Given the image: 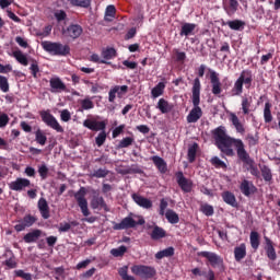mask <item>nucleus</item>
<instances>
[{"label":"nucleus","instance_id":"nucleus-26","mask_svg":"<svg viewBox=\"0 0 280 280\" xmlns=\"http://www.w3.org/2000/svg\"><path fill=\"white\" fill-rule=\"evenodd\" d=\"M223 202L226 205H230V207H237V199L235 198V195L231 191H224L222 192Z\"/></svg>","mask_w":280,"mask_h":280},{"label":"nucleus","instance_id":"nucleus-56","mask_svg":"<svg viewBox=\"0 0 280 280\" xmlns=\"http://www.w3.org/2000/svg\"><path fill=\"white\" fill-rule=\"evenodd\" d=\"M14 273H15V277H20L21 279H24V280H32V275H31V273H27V272H24V271L21 270V269L15 270Z\"/></svg>","mask_w":280,"mask_h":280},{"label":"nucleus","instance_id":"nucleus-4","mask_svg":"<svg viewBox=\"0 0 280 280\" xmlns=\"http://www.w3.org/2000/svg\"><path fill=\"white\" fill-rule=\"evenodd\" d=\"M252 82H253V77L250 75V72L243 71L238 77V79L234 82V85L231 91L232 96L236 97L242 95V93H244V84H247V89H248Z\"/></svg>","mask_w":280,"mask_h":280},{"label":"nucleus","instance_id":"nucleus-19","mask_svg":"<svg viewBox=\"0 0 280 280\" xmlns=\"http://www.w3.org/2000/svg\"><path fill=\"white\" fill-rule=\"evenodd\" d=\"M132 200L138 205V207H142V209H152V200L140 196L138 194L132 195Z\"/></svg>","mask_w":280,"mask_h":280},{"label":"nucleus","instance_id":"nucleus-49","mask_svg":"<svg viewBox=\"0 0 280 280\" xmlns=\"http://www.w3.org/2000/svg\"><path fill=\"white\" fill-rule=\"evenodd\" d=\"M267 257H269L272 261L277 259V253L275 252L272 243L267 244Z\"/></svg>","mask_w":280,"mask_h":280},{"label":"nucleus","instance_id":"nucleus-9","mask_svg":"<svg viewBox=\"0 0 280 280\" xmlns=\"http://www.w3.org/2000/svg\"><path fill=\"white\" fill-rule=\"evenodd\" d=\"M137 224L143 225V224H145V220H143V218H141L137 222V221H135V219H132V217H127V218L122 219L120 223L114 224V231H124L126 229H135V226H137Z\"/></svg>","mask_w":280,"mask_h":280},{"label":"nucleus","instance_id":"nucleus-60","mask_svg":"<svg viewBox=\"0 0 280 280\" xmlns=\"http://www.w3.org/2000/svg\"><path fill=\"white\" fill-rule=\"evenodd\" d=\"M168 207V203H167V200L165 199H161L160 201V210H159V213L160 215H165V209H167Z\"/></svg>","mask_w":280,"mask_h":280},{"label":"nucleus","instance_id":"nucleus-10","mask_svg":"<svg viewBox=\"0 0 280 280\" xmlns=\"http://www.w3.org/2000/svg\"><path fill=\"white\" fill-rule=\"evenodd\" d=\"M61 33L65 38H72V40H75V38H80V36H82V26L71 24L70 26L62 28Z\"/></svg>","mask_w":280,"mask_h":280},{"label":"nucleus","instance_id":"nucleus-11","mask_svg":"<svg viewBox=\"0 0 280 280\" xmlns=\"http://www.w3.org/2000/svg\"><path fill=\"white\" fill-rule=\"evenodd\" d=\"M126 93H128V85H115L108 92V102L113 103L117 97H124Z\"/></svg>","mask_w":280,"mask_h":280},{"label":"nucleus","instance_id":"nucleus-45","mask_svg":"<svg viewBox=\"0 0 280 280\" xmlns=\"http://www.w3.org/2000/svg\"><path fill=\"white\" fill-rule=\"evenodd\" d=\"M0 90L2 93H8L10 91V83L8 82V78L0 75Z\"/></svg>","mask_w":280,"mask_h":280},{"label":"nucleus","instance_id":"nucleus-64","mask_svg":"<svg viewBox=\"0 0 280 280\" xmlns=\"http://www.w3.org/2000/svg\"><path fill=\"white\" fill-rule=\"evenodd\" d=\"M122 65H124V67H126L127 69H131V70H133V69H136V68L138 67V63H137V62L130 61V60H124V61H122Z\"/></svg>","mask_w":280,"mask_h":280},{"label":"nucleus","instance_id":"nucleus-44","mask_svg":"<svg viewBox=\"0 0 280 280\" xmlns=\"http://www.w3.org/2000/svg\"><path fill=\"white\" fill-rule=\"evenodd\" d=\"M135 143V138L132 137H126L120 142L118 143V148L124 149V148H130Z\"/></svg>","mask_w":280,"mask_h":280},{"label":"nucleus","instance_id":"nucleus-59","mask_svg":"<svg viewBox=\"0 0 280 280\" xmlns=\"http://www.w3.org/2000/svg\"><path fill=\"white\" fill-rule=\"evenodd\" d=\"M91 62H97L98 65H108V61L100 58V55L93 54L90 57Z\"/></svg>","mask_w":280,"mask_h":280},{"label":"nucleus","instance_id":"nucleus-29","mask_svg":"<svg viewBox=\"0 0 280 280\" xmlns=\"http://www.w3.org/2000/svg\"><path fill=\"white\" fill-rule=\"evenodd\" d=\"M237 8H240L238 0H229V4L224 5V10L229 14V16H233V14L237 12Z\"/></svg>","mask_w":280,"mask_h":280},{"label":"nucleus","instance_id":"nucleus-22","mask_svg":"<svg viewBox=\"0 0 280 280\" xmlns=\"http://www.w3.org/2000/svg\"><path fill=\"white\" fill-rule=\"evenodd\" d=\"M40 235H43V231L40 230H33L32 232H28L24 237V242L26 244H34V242H38L40 238Z\"/></svg>","mask_w":280,"mask_h":280},{"label":"nucleus","instance_id":"nucleus-51","mask_svg":"<svg viewBox=\"0 0 280 280\" xmlns=\"http://www.w3.org/2000/svg\"><path fill=\"white\" fill-rule=\"evenodd\" d=\"M92 176L94 178H106V176H108V171L106 168H98V170L94 171Z\"/></svg>","mask_w":280,"mask_h":280},{"label":"nucleus","instance_id":"nucleus-35","mask_svg":"<svg viewBox=\"0 0 280 280\" xmlns=\"http://www.w3.org/2000/svg\"><path fill=\"white\" fill-rule=\"evenodd\" d=\"M224 25H228L230 30L240 32V30H244V25H246V23H244L242 20H233L228 21L226 23H224Z\"/></svg>","mask_w":280,"mask_h":280},{"label":"nucleus","instance_id":"nucleus-8","mask_svg":"<svg viewBox=\"0 0 280 280\" xmlns=\"http://www.w3.org/2000/svg\"><path fill=\"white\" fill-rule=\"evenodd\" d=\"M131 272L142 279H152L156 275V270L150 266L136 265L131 267Z\"/></svg>","mask_w":280,"mask_h":280},{"label":"nucleus","instance_id":"nucleus-41","mask_svg":"<svg viewBox=\"0 0 280 280\" xmlns=\"http://www.w3.org/2000/svg\"><path fill=\"white\" fill-rule=\"evenodd\" d=\"M127 250H128V247L121 245L117 248L110 249V255H113V257H124V255H126Z\"/></svg>","mask_w":280,"mask_h":280},{"label":"nucleus","instance_id":"nucleus-63","mask_svg":"<svg viewBox=\"0 0 280 280\" xmlns=\"http://www.w3.org/2000/svg\"><path fill=\"white\" fill-rule=\"evenodd\" d=\"M15 43H18V45L20 47H23L24 49H27L28 45H27V40H25V38L18 36L15 37Z\"/></svg>","mask_w":280,"mask_h":280},{"label":"nucleus","instance_id":"nucleus-53","mask_svg":"<svg viewBox=\"0 0 280 280\" xmlns=\"http://www.w3.org/2000/svg\"><path fill=\"white\" fill-rule=\"evenodd\" d=\"M38 174L42 180H45L47 178V174H49V168L47 167V165L43 164L38 166Z\"/></svg>","mask_w":280,"mask_h":280},{"label":"nucleus","instance_id":"nucleus-42","mask_svg":"<svg viewBox=\"0 0 280 280\" xmlns=\"http://www.w3.org/2000/svg\"><path fill=\"white\" fill-rule=\"evenodd\" d=\"M260 171L264 180H266V183H270V180H272V171H270V168L266 165L261 166Z\"/></svg>","mask_w":280,"mask_h":280},{"label":"nucleus","instance_id":"nucleus-16","mask_svg":"<svg viewBox=\"0 0 280 280\" xmlns=\"http://www.w3.org/2000/svg\"><path fill=\"white\" fill-rule=\"evenodd\" d=\"M84 128H89V130H94L95 132L100 130H106V122L97 121L94 119H85L83 121Z\"/></svg>","mask_w":280,"mask_h":280},{"label":"nucleus","instance_id":"nucleus-38","mask_svg":"<svg viewBox=\"0 0 280 280\" xmlns=\"http://www.w3.org/2000/svg\"><path fill=\"white\" fill-rule=\"evenodd\" d=\"M117 55V51L115 48H105L102 50V58L106 62V60H113L115 56Z\"/></svg>","mask_w":280,"mask_h":280},{"label":"nucleus","instance_id":"nucleus-3","mask_svg":"<svg viewBox=\"0 0 280 280\" xmlns=\"http://www.w3.org/2000/svg\"><path fill=\"white\" fill-rule=\"evenodd\" d=\"M42 47L48 54L52 56H69L71 48L69 45H62L61 43L43 42Z\"/></svg>","mask_w":280,"mask_h":280},{"label":"nucleus","instance_id":"nucleus-30","mask_svg":"<svg viewBox=\"0 0 280 280\" xmlns=\"http://www.w3.org/2000/svg\"><path fill=\"white\" fill-rule=\"evenodd\" d=\"M163 93H165V83L160 82L151 90V97H153V100H156V97H161Z\"/></svg>","mask_w":280,"mask_h":280},{"label":"nucleus","instance_id":"nucleus-17","mask_svg":"<svg viewBox=\"0 0 280 280\" xmlns=\"http://www.w3.org/2000/svg\"><path fill=\"white\" fill-rule=\"evenodd\" d=\"M240 189L243 194V196H253V194H255V191H257V188L255 187V184H253V182L247 180V179H243L241 185H240Z\"/></svg>","mask_w":280,"mask_h":280},{"label":"nucleus","instance_id":"nucleus-39","mask_svg":"<svg viewBox=\"0 0 280 280\" xmlns=\"http://www.w3.org/2000/svg\"><path fill=\"white\" fill-rule=\"evenodd\" d=\"M198 152V143H194L192 145L188 147V161L189 163H194V161H196V154Z\"/></svg>","mask_w":280,"mask_h":280},{"label":"nucleus","instance_id":"nucleus-62","mask_svg":"<svg viewBox=\"0 0 280 280\" xmlns=\"http://www.w3.org/2000/svg\"><path fill=\"white\" fill-rule=\"evenodd\" d=\"M55 19L60 22V21H65V19H67V13L62 10H58L55 12Z\"/></svg>","mask_w":280,"mask_h":280},{"label":"nucleus","instance_id":"nucleus-28","mask_svg":"<svg viewBox=\"0 0 280 280\" xmlns=\"http://www.w3.org/2000/svg\"><path fill=\"white\" fill-rule=\"evenodd\" d=\"M195 30H196V24L184 23L182 25V30H180L179 36H194Z\"/></svg>","mask_w":280,"mask_h":280},{"label":"nucleus","instance_id":"nucleus-6","mask_svg":"<svg viewBox=\"0 0 280 280\" xmlns=\"http://www.w3.org/2000/svg\"><path fill=\"white\" fill-rule=\"evenodd\" d=\"M42 121L48 126V128H51L52 130H56V132H65V128L60 126V122H58V119L55 118L49 110H42L39 113Z\"/></svg>","mask_w":280,"mask_h":280},{"label":"nucleus","instance_id":"nucleus-2","mask_svg":"<svg viewBox=\"0 0 280 280\" xmlns=\"http://www.w3.org/2000/svg\"><path fill=\"white\" fill-rule=\"evenodd\" d=\"M200 79L196 78L192 84V106L194 108L189 112L187 116L188 124H196L200 117H202V108H200Z\"/></svg>","mask_w":280,"mask_h":280},{"label":"nucleus","instance_id":"nucleus-47","mask_svg":"<svg viewBox=\"0 0 280 280\" xmlns=\"http://www.w3.org/2000/svg\"><path fill=\"white\" fill-rule=\"evenodd\" d=\"M118 275H120L124 280H135V277L128 276V266H124L118 270Z\"/></svg>","mask_w":280,"mask_h":280},{"label":"nucleus","instance_id":"nucleus-23","mask_svg":"<svg viewBox=\"0 0 280 280\" xmlns=\"http://www.w3.org/2000/svg\"><path fill=\"white\" fill-rule=\"evenodd\" d=\"M92 209H105L106 211V201H104V197L100 195H94L90 202Z\"/></svg>","mask_w":280,"mask_h":280},{"label":"nucleus","instance_id":"nucleus-52","mask_svg":"<svg viewBox=\"0 0 280 280\" xmlns=\"http://www.w3.org/2000/svg\"><path fill=\"white\" fill-rule=\"evenodd\" d=\"M94 104L93 101H91V98H85L81 101V107L83 108V110H91V108H94Z\"/></svg>","mask_w":280,"mask_h":280},{"label":"nucleus","instance_id":"nucleus-58","mask_svg":"<svg viewBox=\"0 0 280 280\" xmlns=\"http://www.w3.org/2000/svg\"><path fill=\"white\" fill-rule=\"evenodd\" d=\"M10 124V117L8 114L0 115V128H5Z\"/></svg>","mask_w":280,"mask_h":280},{"label":"nucleus","instance_id":"nucleus-12","mask_svg":"<svg viewBox=\"0 0 280 280\" xmlns=\"http://www.w3.org/2000/svg\"><path fill=\"white\" fill-rule=\"evenodd\" d=\"M50 93H67V84L59 77H52L49 80Z\"/></svg>","mask_w":280,"mask_h":280},{"label":"nucleus","instance_id":"nucleus-50","mask_svg":"<svg viewBox=\"0 0 280 280\" xmlns=\"http://www.w3.org/2000/svg\"><path fill=\"white\" fill-rule=\"evenodd\" d=\"M95 141H96V145L98 148H102V144L106 143V131L102 130V132H100L95 138Z\"/></svg>","mask_w":280,"mask_h":280},{"label":"nucleus","instance_id":"nucleus-55","mask_svg":"<svg viewBox=\"0 0 280 280\" xmlns=\"http://www.w3.org/2000/svg\"><path fill=\"white\" fill-rule=\"evenodd\" d=\"M201 212L205 215L211 217L213 215V207L208 203L201 205Z\"/></svg>","mask_w":280,"mask_h":280},{"label":"nucleus","instance_id":"nucleus-31","mask_svg":"<svg viewBox=\"0 0 280 280\" xmlns=\"http://www.w3.org/2000/svg\"><path fill=\"white\" fill-rule=\"evenodd\" d=\"M235 261H242L246 257V244H241L234 248Z\"/></svg>","mask_w":280,"mask_h":280},{"label":"nucleus","instance_id":"nucleus-27","mask_svg":"<svg viewBox=\"0 0 280 280\" xmlns=\"http://www.w3.org/2000/svg\"><path fill=\"white\" fill-rule=\"evenodd\" d=\"M253 104V96H247L244 95L242 96V110H243V115H248V113H250V106Z\"/></svg>","mask_w":280,"mask_h":280},{"label":"nucleus","instance_id":"nucleus-34","mask_svg":"<svg viewBox=\"0 0 280 280\" xmlns=\"http://www.w3.org/2000/svg\"><path fill=\"white\" fill-rule=\"evenodd\" d=\"M165 235H166V232L165 230H163V228H160L159 225H154L151 232V240H163Z\"/></svg>","mask_w":280,"mask_h":280},{"label":"nucleus","instance_id":"nucleus-57","mask_svg":"<svg viewBox=\"0 0 280 280\" xmlns=\"http://www.w3.org/2000/svg\"><path fill=\"white\" fill-rule=\"evenodd\" d=\"M61 121H71V112L69 109H63L60 112Z\"/></svg>","mask_w":280,"mask_h":280},{"label":"nucleus","instance_id":"nucleus-18","mask_svg":"<svg viewBox=\"0 0 280 280\" xmlns=\"http://www.w3.org/2000/svg\"><path fill=\"white\" fill-rule=\"evenodd\" d=\"M176 178L180 189L186 194H189V191H191V180L187 179L185 175H183V172L177 173Z\"/></svg>","mask_w":280,"mask_h":280},{"label":"nucleus","instance_id":"nucleus-20","mask_svg":"<svg viewBox=\"0 0 280 280\" xmlns=\"http://www.w3.org/2000/svg\"><path fill=\"white\" fill-rule=\"evenodd\" d=\"M230 121L234 126L236 132H238L240 135H244V132H246L244 124H242V121L240 120L235 113H230Z\"/></svg>","mask_w":280,"mask_h":280},{"label":"nucleus","instance_id":"nucleus-61","mask_svg":"<svg viewBox=\"0 0 280 280\" xmlns=\"http://www.w3.org/2000/svg\"><path fill=\"white\" fill-rule=\"evenodd\" d=\"M30 70H31L33 78H38V71H40V69L38 68V63L33 62L30 67Z\"/></svg>","mask_w":280,"mask_h":280},{"label":"nucleus","instance_id":"nucleus-43","mask_svg":"<svg viewBox=\"0 0 280 280\" xmlns=\"http://www.w3.org/2000/svg\"><path fill=\"white\" fill-rule=\"evenodd\" d=\"M115 12H116L115 5L113 4L107 5L105 11V21H113V19H115Z\"/></svg>","mask_w":280,"mask_h":280},{"label":"nucleus","instance_id":"nucleus-1","mask_svg":"<svg viewBox=\"0 0 280 280\" xmlns=\"http://www.w3.org/2000/svg\"><path fill=\"white\" fill-rule=\"evenodd\" d=\"M213 136L215 145L219 148V150H221V152L228 154V156H232L233 149H231V145H234L237 156L241 161H243V163H248V161H250V156L244 147V141H242V139H235L226 135V129L224 127H218L213 131Z\"/></svg>","mask_w":280,"mask_h":280},{"label":"nucleus","instance_id":"nucleus-14","mask_svg":"<svg viewBox=\"0 0 280 280\" xmlns=\"http://www.w3.org/2000/svg\"><path fill=\"white\" fill-rule=\"evenodd\" d=\"M30 185H32V182H30V179L19 177L9 184V188L12 191H23V189L30 187Z\"/></svg>","mask_w":280,"mask_h":280},{"label":"nucleus","instance_id":"nucleus-5","mask_svg":"<svg viewBox=\"0 0 280 280\" xmlns=\"http://www.w3.org/2000/svg\"><path fill=\"white\" fill-rule=\"evenodd\" d=\"M74 199L81 210V213L84 218H89L91 215V211L89 210V201L86 200V188L81 187L75 194Z\"/></svg>","mask_w":280,"mask_h":280},{"label":"nucleus","instance_id":"nucleus-54","mask_svg":"<svg viewBox=\"0 0 280 280\" xmlns=\"http://www.w3.org/2000/svg\"><path fill=\"white\" fill-rule=\"evenodd\" d=\"M211 164L214 166V167H221V168H224L226 167V163H224V161L220 160V158L218 156H214L210 160Z\"/></svg>","mask_w":280,"mask_h":280},{"label":"nucleus","instance_id":"nucleus-15","mask_svg":"<svg viewBox=\"0 0 280 280\" xmlns=\"http://www.w3.org/2000/svg\"><path fill=\"white\" fill-rule=\"evenodd\" d=\"M210 82L213 95H220V93H222V83L220 82V74H218V72L215 71H211Z\"/></svg>","mask_w":280,"mask_h":280},{"label":"nucleus","instance_id":"nucleus-21","mask_svg":"<svg viewBox=\"0 0 280 280\" xmlns=\"http://www.w3.org/2000/svg\"><path fill=\"white\" fill-rule=\"evenodd\" d=\"M37 207L42 218H44V220H49V203H47V199L40 198L37 202Z\"/></svg>","mask_w":280,"mask_h":280},{"label":"nucleus","instance_id":"nucleus-37","mask_svg":"<svg viewBox=\"0 0 280 280\" xmlns=\"http://www.w3.org/2000/svg\"><path fill=\"white\" fill-rule=\"evenodd\" d=\"M174 256V247H167L163 250H160L155 254V259H163L165 257Z\"/></svg>","mask_w":280,"mask_h":280},{"label":"nucleus","instance_id":"nucleus-40","mask_svg":"<svg viewBox=\"0 0 280 280\" xmlns=\"http://www.w3.org/2000/svg\"><path fill=\"white\" fill-rule=\"evenodd\" d=\"M249 242L252 248H254V250H257V248H259V233L255 231L250 232Z\"/></svg>","mask_w":280,"mask_h":280},{"label":"nucleus","instance_id":"nucleus-48","mask_svg":"<svg viewBox=\"0 0 280 280\" xmlns=\"http://www.w3.org/2000/svg\"><path fill=\"white\" fill-rule=\"evenodd\" d=\"M70 3L79 8H89V5H91V0H70Z\"/></svg>","mask_w":280,"mask_h":280},{"label":"nucleus","instance_id":"nucleus-25","mask_svg":"<svg viewBox=\"0 0 280 280\" xmlns=\"http://www.w3.org/2000/svg\"><path fill=\"white\" fill-rule=\"evenodd\" d=\"M151 161L154 163L155 167H158L161 174H165V172H167V163L165 160H163V158L154 155L151 158Z\"/></svg>","mask_w":280,"mask_h":280},{"label":"nucleus","instance_id":"nucleus-32","mask_svg":"<svg viewBox=\"0 0 280 280\" xmlns=\"http://www.w3.org/2000/svg\"><path fill=\"white\" fill-rule=\"evenodd\" d=\"M13 58L20 62V65H23V67H27L30 65V61L27 60V55L23 54L21 50H15L12 52Z\"/></svg>","mask_w":280,"mask_h":280},{"label":"nucleus","instance_id":"nucleus-36","mask_svg":"<svg viewBox=\"0 0 280 280\" xmlns=\"http://www.w3.org/2000/svg\"><path fill=\"white\" fill-rule=\"evenodd\" d=\"M35 141L39 145H45L47 143V136L45 135V131L42 129H37L35 131Z\"/></svg>","mask_w":280,"mask_h":280},{"label":"nucleus","instance_id":"nucleus-13","mask_svg":"<svg viewBox=\"0 0 280 280\" xmlns=\"http://www.w3.org/2000/svg\"><path fill=\"white\" fill-rule=\"evenodd\" d=\"M35 222L36 218L27 214L22 220L18 221V223L14 225V229L15 231H18V233H21V231H25V229H30V226H33Z\"/></svg>","mask_w":280,"mask_h":280},{"label":"nucleus","instance_id":"nucleus-33","mask_svg":"<svg viewBox=\"0 0 280 280\" xmlns=\"http://www.w3.org/2000/svg\"><path fill=\"white\" fill-rule=\"evenodd\" d=\"M164 215L167 222H170V224H178V222H180V218L178 217V213H176L172 209L166 210V213Z\"/></svg>","mask_w":280,"mask_h":280},{"label":"nucleus","instance_id":"nucleus-46","mask_svg":"<svg viewBox=\"0 0 280 280\" xmlns=\"http://www.w3.org/2000/svg\"><path fill=\"white\" fill-rule=\"evenodd\" d=\"M264 117H265L266 124H270V121H272V114L270 112V103L265 104Z\"/></svg>","mask_w":280,"mask_h":280},{"label":"nucleus","instance_id":"nucleus-7","mask_svg":"<svg viewBox=\"0 0 280 280\" xmlns=\"http://www.w3.org/2000/svg\"><path fill=\"white\" fill-rule=\"evenodd\" d=\"M199 257H203L209 261L212 268H219V270H224V259L220 255L213 252H200Z\"/></svg>","mask_w":280,"mask_h":280},{"label":"nucleus","instance_id":"nucleus-24","mask_svg":"<svg viewBox=\"0 0 280 280\" xmlns=\"http://www.w3.org/2000/svg\"><path fill=\"white\" fill-rule=\"evenodd\" d=\"M156 108H159L162 115H167V113H172V108H174V106H172V104H170L165 98H160L156 104Z\"/></svg>","mask_w":280,"mask_h":280}]
</instances>
